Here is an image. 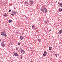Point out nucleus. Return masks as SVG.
Here are the masks:
<instances>
[{
  "mask_svg": "<svg viewBox=\"0 0 62 62\" xmlns=\"http://www.w3.org/2000/svg\"><path fill=\"white\" fill-rule=\"evenodd\" d=\"M41 11L44 13H46L47 11V9L45 8V6L42 7V9H41Z\"/></svg>",
  "mask_w": 62,
  "mask_h": 62,
  "instance_id": "f257e3e1",
  "label": "nucleus"
},
{
  "mask_svg": "<svg viewBox=\"0 0 62 62\" xmlns=\"http://www.w3.org/2000/svg\"><path fill=\"white\" fill-rule=\"evenodd\" d=\"M20 52L22 53L23 54H24V53H25V52L24 51V50H23V49H22L21 48L20 49Z\"/></svg>",
  "mask_w": 62,
  "mask_h": 62,
  "instance_id": "f03ea898",
  "label": "nucleus"
},
{
  "mask_svg": "<svg viewBox=\"0 0 62 62\" xmlns=\"http://www.w3.org/2000/svg\"><path fill=\"white\" fill-rule=\"evenodd\" d=\"M15 15H16V12L15 11H13L11 13V15H12V16H14Z\"/></svg>",
  "mask_w": 62,
  "mask_h": 62,
  "instance_id": "7ed1b4c3",
  "label": "nucleus"
},
{
  "mask_svg": "<svg viewBox=\"0 0 62 62\" xmlns=\"http://www.w3.org/2000/svg\"><path fill=\"white\" fill-rule=\"evenodd\" d=\"M46 55H47V52H46V51H44L43 54V56H46Z\"/></svg>",
  "mask_w": 62,
  "mask_h": 62,
  "instance_id": "20e7f679",
  "label": "nucleus"
},
{
  "mask_svg": "<svg viewBox=\"0 0 62 62\" xmlns=\"http://www.w3.org/2000/svg\"><path fill=\"white\" fill-rule=\"evenodd\" d=\"M5 31H4L3 32H2L1 33V34L2 36L3 37V36H5Z\"/></svg>",
  "mask_w": 62,
  "mask_h": 62,
  "instance_id": "39448f33",
  "label": "nucleus"
},
{
  "mask_svg": "<svg viewBox=\"0 0 62 62\" xmlns=\"http://www.w3.org/2000/svg\"><path fill=\"white\" fill-rule=\"evenodd\" d=\"M14 54L15 56H19V55L16 53H14Z\"/></svg>",
  "mask_w": 62,
  "mask_h": 62,
  "instance_id": "423d86ee",
  "label": "nucleus"
},
{
  "mask_svg": "<svg viewBox=\"0 0 62 62\" xmlns=\"http://www.w3.org/2000/svg\"><path fill=\"white\" fill-rule=\"evenodd\" d=\"M1 45L2 46H3V47H4L5 46V44H4V43L3 42H2L1 43Z\"/></svg>",
  "mask_w": 62,
  "mask_h": 62,
  "instance_id": "0eeeda50",
  "label": "nucleus"
},
{
  "mask_svg": "<svg viewBox=\"0 0 62 62\" xmlns=\"http://www.w3.org/2000/svg\"><path fill=\"white\" fill-rule=\"evenodd\" d=\"M30 2L31 4H33L34 2L33 1V0H30Z\"/></svg>",
  "mask_w": 62,
  "mask_h": 62,
  "instance_id": "6e6552de",
  "label": "nucleus"
},
{
  "mask_svg": "<svg viewBox=\"0 0 62 62\" xmlns=\"http://www.w3.org/2000/svg\"><path fill=\"white\" fill-rule=\"evenodd\" d=\"M58 4L60 7H62V3H59Z\"/></svg>",
  "mask_w": 62,
  "mask_h": 62,
  "instance_id": "1a4fd4ad",
  "label": "nucleus"
},
{
  "mask_svg": "<svg viewBox=\"0 0 62 62\" xmlns=\"http://www.w3.org/2000/svg\"><path fill=\"white\" fill-rule=\"evenodd\" d=\"M58 33L59 34H61L62 33V32L61 30L59 31V32H58Z\"/></svg>",
  "mask_w": 62,
  "mask_h": 62,
  "instance_id": "9d476101",
  "label": "nucleus"
},
{
  "mask_svg": "<svg viewBox=\"0 0 62 62\" xmlns=\"http://www.w3.org/2000/svg\"><path fill=\"white\" fill-rule=\"evenodd\" d=\"M20 39L21 40H23V37L22 36H21L20 37Z\"/></svg>",
  "mask_w": 62,
  "mask_h": 62,
  "instance_id": "9b49d317",
  "label": "nucleus"
},
{
  "mask_svg": "<svg viewBox=\"0 0 62 62\" xmlns=\"http://www.w3.org/2000/svg\"><path fill=\"white\" fill-rule=\"evenodd\" d=\"M32 29H35V25H33L32 26Z\"/></svg>",
  "mask_w": 62,
  "mask_h": 62,
  "instance_id": "f8f14e48",
  "label": "nucleus"
},
{
  "mask_svg": "<svg viewBox=\"0 0 62 62\" xmlns=\"http://www.w3.org/2000/svg\"><path fill=\"white\" fill-rule=\"evenodd\" d=\"M25 4L27 6H28V3L27 2H26Z\"/></svg>",
  "mask_w": 62,
  "mask_h": 62,
  "instance_id": "ddd939ff",
  "label": "nucleus"
},
{
  "mask_svg": "<svg viewBox=\"0 0 62 62\" xmlns=\"http://www.w3.org/2000/svg\"><path fill=\"white\" fill-rule=\"evenodd\" d=\"M38 41H39V42H40V41H41V39H38Z\"/></svg>",
  "mask_w": 62,
  "mask_h": 62,
  "instance_id": "4468645a",
  "label": "nucleus"
},
{
  "mask_svg": "<svg viewBox=\"0 0 62 62\" xmlns=\"http://www.w3.org/2000/svg\"><path fill=\"white\" fill-rule=\"evenodd\" d=\"M9 23H11L12 22V20H9L8 21Z\"/></svg>",
  "mask_w": 62,
  "mask_h": 62,
  "instance_id": "2eb2a0df",
  "label": "nucleus"
},
{
  "mask_svg": "<svg viewBox=\"0 0 62 62\" xmlns=\"http://www.w3.org/2000/svg\"><path fill=\"white\" fill-rule=\"evenodd\" d=\"M52 49V47H50L49 48V50H51Z\"/></svg>",
  "mask_w": 62,
  "mask_h": 62,
  "instance_id": "dca6fc26",
  "label": "nucleus"
},
{
  "mask_svg": "<svg viewBox=\"0 0 62 62\" xmlns=\"http://www.w3.org/2000/svg\"><path fill=\"white\" fill-rule=\"evenodd\" d=\"M4 16H5V17H6V16H7V14H6V13L5 14H4Z\"/></svg>",
  "mask_w": 62,
  "mask_h": 62,
  "instance_id": "f3484780",
  "label": "nucleus"
},
{
  "mask_svg": "<svg viewBox=\"0 0 62 62\" xmlns=\"http://www.w3.org/2000/svg\"><path fill=\"white\" fill-rule=\"evenodd\" d=\"M59 10L60 11H61L62 10V9L61 8H60L59 9Z\"/></svg>",
  "mask_w": 62,
  "mask_h": 62,
  "instance_id": "a211bd4d",
  "label": "nucleus"
},
{
  "mask_svg": "<svg viewBox=\"0 0 62 62\" xmlns=\"http://www.w3.org/2000/svg\"><path fill=\"white\" fill-rule=\"evenodd\" d=\"M45 23L46 24L47 23H48V22H47V21H45Z\"/></svg>",
  "mask_w": 62,
  "mask_h": 62,
  "instance_id": "6ab92c4d",
  "label": "nucleus"
},
{
  "mask_svg": "<svg viewBox=\"0 0 62 62\" xmlns=\"http://www.w3.org/2000/svg\"><path fill=\"white\" fill-rule=\"evenodd\" d=\"M5 37H7V34H5Z\"/></svg>",
  "mask_w": 62,
  "mask_h": 62,
  "instance_id": "aec40b11",
  "label": "nucleus"
},
{
  "mask_svg": "<svg viewBox=\"0 0 62 62\" xmlns=\"http://www.w3.org/2000/svg\"><path fill=\"white\" fill-rule=\"evenodd\" d=\"M39 32V31H38V30H36V32Z\"/></svg>",
  "mask_w": 62,
  "mask_h": 62,
  "instance_id": "412c9836",
  "label": "nucleus"
},
{
  "mask_svg": "<svg viewBox=\"0 0 62 62\" xmlns=\"http://www.w3.org/2000/svg\"><path fill=\"white\" fill-rule=\"evenodd\" d=\"M11 11V10L9 9V12H10Z\"/></svg>",
  "mask_w": 62,
  "mask_h": 62,
  "instance_id": "4be33fe9",
  "label": "nucleus"
},
{
  "mask_svg": "<svg viewBox=\"0 0 62 62\" xmlns=\"http://www.w3.org/2000/svg\"><path fill=\"white\" fill-rule=\"evenodd\" d=\"M18 45H20V43H18Z\"/></svg>",
  "mask_w": 62,
  "mask_h": 62,
  "instance_id": "5701e85b",
  "label": "nucleus"
},
{
  "mask_svg": "<svg viewBox=\"0 0 62 62\" xmlns=\"http://www.w3.org/2000/svg\"><path fill=\"white\" fill-rule=\"evenodd\" d=\"M52 31V29H50V31Z\"/></svg>",
  "mask_w": 62,
  "mask_h": 62,
  "instance_id": "b1692460",
  "label": "nucleus"
},
{
  "mask_svg": "<svg viewBox=\"0 0 62 62\" xmlns=\"http://www.w3.org/2000/svg\"><path fill=\"white\" fill-rule=\"evenodd\" d=\"M16 50H18V48L16 47Z\"/></svg>",
  "mask_w": 62,
  "mask_h": 62,
  "instance_id": "393cba45",
  "label": "nucleus"
},
{
  "mask_svg": "<svg viewBox=\"0 0 62 62\" xmlns=\"http://www.w3.org/2000/svg\"><path fill=\"white\" fill-rule=\"evenodd\" d=\"M55 56H56V57H57V54H55Z\"/></svg>",
  "mask_w": 62,
  "mask_h": 62,
  "instance_id": "a878e982",
  "label": "nucleus"
},
{
  "mask_svg": "<svg viewBox=\"0 0 62 62\" xmlns=\"http://www.w3.org/2000/svg\"><path fill=\"white\" fill-rule=\"evenodd\" d=\"M20 58H21V59H22V58H23V57L22 56H21Z\"/></svg>",
  "mask_w": 62,
  "mask_h": 62,
  "instance_id": "bb28decb",
  "label": "nucleus"
},
{
  "mask_svg": "<svg viewBox=\"0 0 62 62\" xmlns=\"http://www.w3.org/2000/svg\"><path fill=\"white\" fill-rule=\"evenodd\" d=\"M1 42V39H0V42Z\"/></svg>",
  "mask_w": 62,
  "mask_h": 62,
  "instance_id": "cd10ccee",
  "label": "nucleus"
},
{
  "mask_svg": "<svg viewBox=\"0 0 62 62\" xmlns=\"http://www.w3.org/2000/svg\"><path fill=\"white\" fill-rule=\"evenodd\" d=\"M28 18H26V20H27V19H28Z\"/></svg>",
  "mask_w": 62,
  "mask_h": 62,
  "instance_id": "c85d7f7f",
  "label": "nucleus"
}]
</instances>
